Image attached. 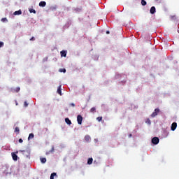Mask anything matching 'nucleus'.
I'll use <instances>...</instances> for the list:
<instances>
[{"instance_id": "1", "label": "nucleus", "mask_w": 179, "mask_h": 179, "mask_svg": "<svg viewBox=\"0 0 179 179\" xmlns=\"http://www.w3.org/2000/svg\"><path fill=\"white\" fill-rule=\"evenodd\" d=\"M24 156L27 157V159H30V150H22Z\"/></svg>"}, {"instance_id": "2", "label": "nucleus", "mask_w": 179, "mask_h": 179, "mask_svg": "<svg viewBox=\"0 0 179 179\" xmlns=\"http://www.w3.org/2000/svg\"><path fill=\"white\" fill-rule=\"evenodd\" d=\"M159 113H160V109L155 108V111L151 114V117L152 118H154V117H156V115H157V114H159Z\"/></svg>"}, {"instance_id": "3", "label": "nucleus", "mask_w": 179, "mask_h": 179, "mask_svg": "<svg viewBox=\"0 0 179 179\" xmlns=\"http://www.w3.org/2000/svg\"><path fill=\"white\" fill-rule=\"evenodd\" d=\"M77 121L79 125H82V121H83V117H82V115H78L77 116Z\"/></svg>"}, {"instance_id": "4", "label": "nucleus", "mask_w": 179, "mask_h": 179, "mask_svg": "<svg viewBox=\"0 0 179 179\" xmlns=\"http://www.w3.org/2000/svg\"><path fill=\"white\" fill-rule=\"evenodd\" d=\"M159 139L158 137H154L152 139V143H153V145H157L159 142Z\"/></svg>"}, {"instance_id": "5", "label": "nucleus", "mask_w": 179, "mask_h": 179, "mask_svg": "<svg viewBox=\"0 0 179 179\" xmlns=\"http://www.w3.org/2000/svg\"><path fill=\"white\" fill-rule=\"evenodd\" d=\"M176 129H177V122L172 123L171 127V131H176Z\"/></svg>"}, {"instance_id": "6", "label": "nucleus", "mask_w": 179, "mask_h": 179, "mask_svg": "<svg viewBox=\"0 0 179 179\" xmlns=\"http://www.w3.org/2000/svg\"><path fill=\"white\" fill-rule=\"evenodd\" d=\"M150 13H151V15H155V13H156V7L155 6L151 7L150 10Z\"/></svg>"}, {"instance_id": "7", "label": "nucleus", "mask_w": 179, "mask_h": 179, "mask_svg": "<svg viewBox=\"0 0 179 179\" xmlns=\"http://www.w3.org/2000/svg\"><path fill=\"white\" fill-rule=\"evenodd\" d=\"M11 155H12V157H13V160H14V162H17V155L15 152H12Z\"/></svg>"}, {"instance_id": "8", "label": "nucleus", "mask_w": 179, "mask_h": 179, "mask_svg": "<svg viewBox=\"0 0 179 179\" xmlns=\"http://www.w3.org/2000/svg\"><path fill=\"white\" fill-rule=\"evenodd\" d=\"M45 5H47V3L45 1H41L39 3V6H41V8H44Z\"/></svg>"}, {"instance_id": "9", "label": "nucleus", "mask_w": 179, "mask_h": 179, "mask_svg": "<svg viewBox=\"0 0 179 179\" xmlns=\"http://www.w3.org/2000/svg\"><path fill=\"white\" fill-rule=\"evenodd\" d=\"M60 54H61V57H66V50H62L60 52Z\"/></svg>"}, {"instance_id": "10", "label": "nucleus", "mask_w": 179, "mask_h": 179, "mask_svg": "<svg viewBox=\"0 0 179 179\" xmlns=\"http://www.w3.org/2000/svg\"><path fill=\"white\" fill-rule=\"evenodd\" d=\"M13 15H14L15 16L19 15H22V10H17V11L14 12Z\"/></svg>"}, {"instance_id": "11", "label": "nucleus", "mask_w": 179, "mask_h": 179, "mask_svg": "<svg viewBox=\"0 0 179 179\" xmlns=\"http://www.w3.org/2000/svg\"><path fill=\"white\" fill-rule=\"evenodd\" d=\"M65 122L67 124V125H71L72 124V122H71V120L69 118H65Z\"/></svg>"}, {"instance_id": "12", "label": "nucleus", "mask_w": 179, "mask_h": 179, "mask_svg": "<svg viewBox=\"0 0 179 179\" xmlns=\"http://www.w3.org/2000/svg\"><path fill=\"white\" fill-rule=\"evenodd\" d=\"M90 139H91L90 136L86 135V136H85V141L86 142H90Z\"/></svg>"}, {"instance_id": "13", "label": "nucleus", "mask_w": 179, "mask_h": 179, "mask_svg": "<svg viewBox=\"0 0 179 179\" xmlns=\"http://www.w3.org/2000/svg\"><path fill=\"white\" fill-rule=\"evenodd\" d=\"M54 150H55V148H54V146H52L50 151L46 152V155H50V153H54Z\"/></svg>"}, {"instance_id": "14", "label": "nucleus", "mask_w": 179, "mask_h": 179, "mask_svg": "<svg viewBox=\"0 0 179 179\" xmlns=\"http://www.w3.org/2000/svg\"><path fill=\"white\" fill-rule=\"evenodd\" d=\"M34 138V134L33 133H31L28 137L29 141H30V139H33Z\"/></svg>"}, {"instance_id": "15", "label": "nucleus", "mask_w": 179, "mask_h": 179, "mask_svg": "<svg viewBox=\"0 0 179 179\" xmlns=\"http://www.w3.org/2000/svg\"><path fill=\"white\" fill-rule=\"evenodd\" d=\"M93 163V158H89L87 160V164H92Z\"/></svg>"}, {"instance_id": "16", "label": "nucleus", "mask_w": 179, "mask_h": 179, "mask_svg": "<svg viewBox=\"0 0 179 179\" xmlns=\"http://www.w3.org/2000/svg\"><path fill=\"white\" fill-rule=\"evenodd\" d=\"M146 4H147L146 1H145V0H141V5H142L143 6H146Z\"/></svg>"}, {"instance_id": "17", "label": "nucleus", "mask_w": 179, "mask_h": 179, "mask_svg": "<svg viewBox=\"0 0 179 179\" xmlns=\"http://www.w3.org/2000/svg\"><path fill=\"white\" fill-rule=\"evenodd\" d=\"M55 176H57V173H52L50 175V179H54V177H55Z\"/></svg>"}, {"instance_id": "18", "label": "nucleus", "mask_w": 179, "mask_h": 179, "mask_svg": "<svg viewBox=\"0 0 179 179\" xmlns=\"http://www.w3.org/2000/svg\"><path fill=\"white\" fill-rule=\"evenodd\" d=\"M41 163L44 164L47 162V159L45 158H41Z\"/></svg>"}, {"instance_id": "19", "label": "nucleus", "mask_w": 179, "mask_h": 179, "mask_svg": "<svg viewBox=\"0 0 179 179\" xmlns=\"http://www.w3.org/2000/svg\"><path fill=\"white\" fill-rule=\"evenodd\" d=\"M91 113H96V108L93 107L90 109Z\"/></svg>"}, {"instance_id": "20", "label": "nucleus", "mask_w": 179, "mask_h": 179, "mask_svg": "<svg viewBox=\"0 0 179 179\" xmlns=\"http://www.w3.org/2000/svg\"><path fill=\"white\" fill-rule=\"evenodd\" d=\"M59 72H63L64 73H65V72H66V69H59Z\"/></svg>"}, {"instance_id": "21", "label": "nucleus", "mask_w": 179, "mask_h": 179, "mask_svg": "<svg viewBox=\"0 0 179 179\" xmlns=\"http://www.w3.org/2000/svg\"><path fill=\"white\" fill-rule=\"evenodd\" d=\"M15 131L17 132V134H19V132H20V129H19V127H15Z\"/></svg>"}, {"instance_id": "22", "label": "nucleus", "mask_w": 179, "mask_h": 179, "mask_svg": "<svg viewBox=\"0 0 179 179\" xmlns=\"http://www.w3.org/2000/svg\"><path fill=\"white\" fill-rule=\"evenodd\" d=\"M30 13H36V10L34 9H29Z\"/></svg>"}, {"instance_id": "23", "label": "nucleus", "mask_w": 179, "mask_h": 179, "mask_svg": "<svg viewBox=\"0 0 179 179\" xmlns=\"http://www.w3.org/2000/svg\"><path fill=\"white\" fill-rule=\"evenodd\" d=\"M97 121H99V122H100V121H101L103 120V117H98L96 118Z\"/></svg>"}, {"instance_id": "24", "label": "nucleus", "mask_w": 179, "mask_h": 179, "mask_svg": "<svg viewBox=\"0 0 179 179\" xmlns=\"http://www.w3.org/2000/svg\"><path fill=\"white\" fill-rule=\"evenodd\" d=\"M58 94H60V96H62V90H57Z\"/></svg>"}, {"instance_id": "25", "label": "nucleus", "mask_w": 179, "mask_h": 179, "mask_svg": "<svg viewBox=\"0 0 179 179\" xmlns=\"http://www.w3.org/2000/svg\"><path fill=\"white\" fill-rule=\"evenodd\" d=\"M27 106H29V103H27V101H24V106L27 107Z\"/></svg>"}, {"instance_id": "26", "label": "nucleus", "mask_w": 179, "mask_h": 179, "mask_svg": "<svg viewBox=\"0 0 179 179\" xmlns=\"http://www.w3.org/2000/svg\"><path fill=\"white\" fill-rule=\"evenodd\" d=\"M62 85H59L58 87H57V90H62Z\"/></svg>"}, {"instance_id": "27", "label": "nucleus", "mask_w": 179, "mask_h": 179, "mask_svg": "<svg viewBox=\"0 0 179 179\" xmlns=\"http://www.w3.org/2000/svg\"><path fill=\"white\" fill-rule=\"evenodd\" d=\"M34 40H36V38L34 36L30 38V41H34Z\"/></svg>"}, {"instance_id": "28", "label": "nucleus", "mask_w": 179, "mask_h": 179, "mask_svg": "<svg viewBox=\"0 0 179 179\" xmlns=\"http://www.w3.org/2000/svg\"><path fill=\"white\" fill-rule=\"evenodd\" d=\"M3 47V42H0V48Z\"/></svg>"}, {"instance_id": "29", "label": "nucleus", "mask_w": 179, "mask_h": 179, "mask_svg": "<svg viewBox=\"0 0 179 179\" xmlns=\"http://www.w3.org/2000/svg\"><path fill=\"white\" fill-rule=\"evenodd\" d=\"M19 142H20V143H23V139L20 138V139H19Z\"/></svg>"}, {"instance_id": "30", "label": "nucleus", "mask_w": 179, "mask_h": 179, "mask_svg": "<svg viewBox=\"0 0 179 179\" xmlns=\"http://www.w3.org/2000/svg\"><path fill=\"white\" fill-rule=\"evenodd\" d=\"M70 106H71V107H75V103H72L70 104Z\"/></svg>"}, {"instance_id": "31", "label": "nucleus", "mask_w": 179, "mask_h": 179, "mask_svg": "<svg viewBox=\"0 0 179 179\" xmlns=\"http://www.w3.org/2000/svg\"><path fill=\"white\" fill-rule=\"evenodd\" d=\"M147 124H150V120L148 119Z\"/></svg>"}, {"instance_id": "32", "label": "nucleus", "mask_w": 179, "mask_h": 179, "mask_svg": "<svg viewBox=\"0 0 179 179\" xmlns=\"http://www.w3.org/2000/svg\"><path fill=\"white\" fill-rule=\"evenodd\" d=\"M176 15L171 16V19H176Z\"/></svg>"}, {"instance_id": "33", "label": "nucleus", "mask_w": 179, "mask_h": 179, "mask_svg": "<svg viewBox=\"0 0 179 179\" xmlns=\"http://www.w3.org/2000/svg\"><path fill=\"white\" fill-rule=\"evenodd\" d=\"M3 22H5V20H6V18H2L1 20Z\"/></svg>"}, {"instance_id": "34", "label": "nucleus", "mask_w": 179, "mask_h": 179, "mask_svg": "<svg viewBox=\"0 0 179 179\" xmlns=\"http://www.w3.org/2000/svg\"><path fill=\"white\" fill-rule=\"evenodd\" d=\"M106 34H110V31H107Z\"/></svg>"}, {"instance_id": "35", "label": "nucleus", "mask_w": 179, "mask_h": 179, "mask_svg": "<svg viewBox=\"0 0 179 179\" xmlns=\"http://www.w3.org/2000/svg\"><path fill=\"white\" fill-rule=\"evenodd\" d=\"M17 90H20V87H17Z\"/></svg>"}, {"instance_id": "36", "label": "nucleus", "mask_w": 179, "mask_h": 179, "mask_svg": "<svg viewBox=\"0 0 179 179\" xmlns=\"http://www.w3.org/2000/svg\"><path fill=\"white\" fill-rule=\"evenodd\" d=\"M129 136H132V134H130Z\"/></svg>"}]
</instances>
